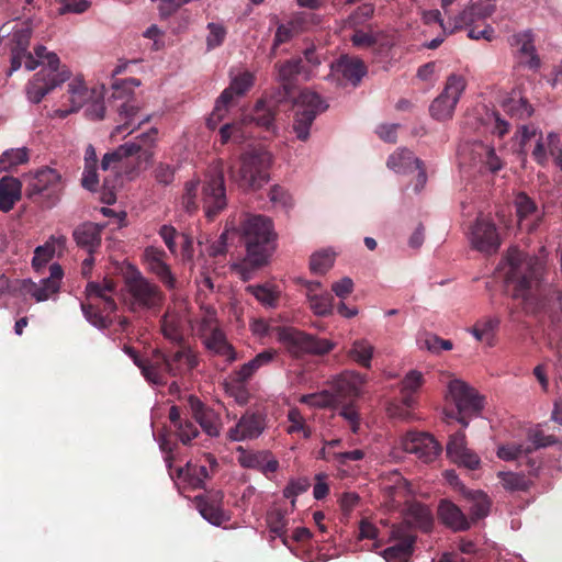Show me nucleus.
Instances as JSON below:
<instances>
[{
	"instance_id": "338daca9",
	"label": "nucleus",
	"mask_w": 562,
	"mask_h": 562,
	"mask_svg": "<svg viewBox=\"0 0 562 562\" xmlns=\"http://www.w3.org/2000/svg\"><path fill=\"white\" fill-rule=\"evenodd\" d=\"M177 436L183 445H189L192 439L198 437L199 429L194 422L186 418L176 429Z\"/></svg>"
},
{
	"instance_id": "7c9ffc66",
	"label": "nucleus",
	"mask_w": 562,
	"mask_h": 562,
	"mask_svg": "<svg viewBox=\"0 0 562 562\" xmlns=\"http://www.w3.org/2000/svg\"><path fill=\"white\" fill-rule=\"evenodd\" d=\"M438 515L441 521L454 531L470 528V521L462 510L450 501H441Z\"/></svg>"
},
{
	"instance_id": "cd10ccee",
	"label": "nucleus",
	"mask_w": 562,
	"mask_h": 562,
	"mask_svg": "<svg viewBox=\"0 0 562 562\" xmlns=\"http://www.w3.org/2000/svg\"><path fill=\"white\" fill-rule=\"evenodd\" d=\"M278 352L274 349H266L255 356L251 360L244 363L238 370L233 371L231 378L236 384L248 382L259 369L269 366L277 358Z\"/></svg>"
},
{
	"instance_id": "6ab92c4d",
	"label": "nucleus",
	"mask_w": 562,
	"mask_h": 562,
	"mask_svg": "<svg viewBox=\"0 0 562 562\" xmlns=\"http://www.w3.org/2000/svg\"><path fill=\"white\" fill-rule=\"evenodd\" d=\"M63 274L61 267L58 263H53L49 267V277L41 280L40 283H35L30 279L21 280L19 283L21 288L20 294H30L37 302L46 301L59 291Z\"/></svg>"
},
{
	"instance_id": "b1692460",
	"label": "nucleus",
	"mask_w": 562,
	"mask_h": 562,
	"mask_svg": "<svg viewBox=\"0 0 562 562\" xmlns=\"http://www.w3.org/2000/svg\"><path fill=\"white\" fill-rule=\"evenodd\" d=\"M188 405L190 414L195 423L205 431L210 437H217L220 435V417L214 409L206 406L195 395L188 397Z\"/></svg>"
},
{
	"instance_id": "603ef678",
	"label": "nucleus",
	"mask_w": 562,
	"mask_h": 562,
	"mask_svg": "<svg viewBox=\"0 0 562 562\" xmlns=\"http://www.w3.org/2000/svg\"><path fill=\"white\" fill-rule=\"evenodd\" d=\"M335 252L328 249L314 252L310 259V269L314 274H325L334 265Z\"/></svg>"
},
{
	"instance_id": "49530a36",
	"label": "nucleus",
	"mask_w": 562,
	"mask_h": 562,
	"mask_svg": "<svg viewBox=\"0 0 562 562\" xmlns=\"http://www.w3.org/2000/svg\"><path fill=\"white\" fill-rule=\"evenodd\" d=\"M499 324L496 317H486L477 321L469 331L479 341H486L488 346L493 344V334Z\"/></svg>"
},
{
	"instance_id": "e433bc0d",
	"label": "nucleus",
	"mask_w": 562,
	"mask_h": 562,
	"mask_svg": "<svg viewBox=\"0 0 562 562\" xmlns=\"http://www.w3.org/2000/svg\"><path fill=\"white\" fill-rule=\"evenodd\" d=\"M405 521L424 531L430 530L432 526V515L430 509L420 503H408L405 509Z\"/></svg>"
},
{
	"instance_id": "0e129e2a",
	"label": "nucleus",
	"mask_w": 562,
	"mask_h": 562,
	"mask_svg": "<svg viewBox=\"0 0 562 562\" xmlns=\"http://www.w3.org/2000/svg\"><path fill=\"white\" fill-rule=\"evenodd\" d=\"M243 139L244 133L238 123H226L220 128V140L222 145L227 144L229 140L241 143Z\"/></svg>"
},
{
	"instance_id": "69168bd1",
	"label": "nucleus",
	"mask_w": 562,
	"mask_h": 562,
	"mask_svg": "<svg viewBox=\"0 0 562 562\" xmlns=\"http://www.w3.org/2000/svg\"><path fill=\"white\" fill-rule=\"evenodd\" d=\"M303 63L305 79H310L311 77L317 75L316 68L322 64V57L316 52L315 47L305 49Z\"/></svg>"
},
{
	"instance_id": "ddd939ff",
	"label": "nucleus",
	"mask_w": 562,
	"mask_h": 562,
	"mask_svg": "<svg viewBox=\"0 0 562 562\" xmlns=\"http://www.w3.org/2000/svg\"><path fill=\"white\" fill-rule=\"evenodd\" d=\"M255 83V76L249 71H244L235 76L229 86L218 97L215 108L207 119V126L214 130L218 122H221L227 113L228 106L233 102L235 97H241Z\"/></svg>"
},
{
	"instance_id": "aec40b11",
	"label": "nucleus",
	"mask_w": 562,
	"mask_h": 562,
	"mask_svg": "<svg viewBox=\"0 0 562 562\" xmlns=\"http://www.w3.org/2000/svg\"><path fill=\"white\" fill-rule=\"evenodd\" d=\"M470 244L480 252H496L501 246V238L495 224L486 218H477L470 233Z\"/></svg>"
},
{
	"instance_id": "8fccbe9b",
	"label": "nucleus",
	"mask_w": 562,
	"mask_h": 562,
	"mask_svg": "<svg viewBox=\"0 0 562 562\" xmlns=\"http://www.w3.org/2000/svg\"><path fill=\"white\" fill-rule=\"evenodd\" d=\"M27 161L29 150L26 147L8 149L0 156V171H10Z\"/></svg>"
},
{
	"instance_id": "473e14b6",
	"label": "nucleus",
	"mask_w": 562,
	"mask_h": 562,
	"mask_svg": "<svg viewBox=\"0 0 562 562\" xmlns=\"http://www.w3.org/2000/svg\"><path fill=\"white\" fill-rule=\"evenodd\" d=\"M161 333L170 342L178 345L180 348H188L183 346V327L181 316L176 312H166L160 319ZM192 351V349L189 347Z\"/></svg>"
},
{
	"instance_id": "a211bd4d",
	"label": "nucleus",
	"mask_w": 562,
	"mask_h": 562,
	"mask_svg": "<svg viewBox=\"0 0 562 562\" xmlns=\"http://www.w3.org/2000/svg\"><path fill=\"white\" fill-rule=\"evenodd\" d=\"M391 546L383 550L386 562H409L416 536L406 527H393L390 536Z\"/></svg>"
},
{
	"instance_id": "6e6552de",
	"label": "nucleus",
	"mask_w": 562,
	"mask_h": 562,
	"mask_svg": "<svg viewBox=\"0 0 562 562\" xmlns=\"http://www.w3.org/2000/svg\"><path fill=\"white\" fill-rule=\"evenodd\" d=\"M59 64L56 54L47 55V66L36 72L26 86L31 102L40 103L48 92L70 78L71 72L66 67L60 69Z\"/></svg>"
},
{
	"instance_id": "c756f323",
	"label": "nucleus",
	"mask_w": 562,
	"mask_h": 562,
	"mask_svg": "<svg viewBox=\"0 0 562 562\" xmlns=\"http://www.w3.org/2000/svg\"><path fill=\"white\" fill-rule=\"evenodd\" d=\"M533 34L530 30L514 34L509 41L510 45L517 48L519 58H528L525 63L530 69L540 68V58L533 44Z\"/></svg>"
},
{
	"instance_id": "4c0bfd02",
	"label": "nucleus",
	"mask_w": 562,
	"mask_h": 562,
	"mask_svg": "<svg viewBox=\"0 0 562 562\" xmlns=\"http://www.w3.org/2000/svg\"><path fill=\"white\" fill-rule=\"evenodd\" d=\"M537 143L532 150V157L540 165H546L548 161V153H550V149L548 147V139L546 138V142L542 138V134L536 130V128H529L528 126H521L519 131V137H520V146L524 148L527 145V142L531 137H536Z\"/></svg>"
},
{
	"instance_id": "e2e57ef3",
	"label": "nucleus",
	"mask_w": 562,
	"mask_h": 562,
	"mask_svg": "<svg viewBox=\"0 0 562 562\" xmlns=\"http://www.w3.org/2000/svg\"><path fill=\"white\" fill-rule=\"evenodd\" d=\"M209 35L206 37L207 50H212L221 46L226 37V29L218 23L211 22L207 24Z\"/></svg>"
},
{
	"instance_id": "7ed1b4c3",
	"label": "nucleus",
	"mask_w": 562,
	"mask_h": 562,
	"mask_svg": "<svg viewBox=\"0 0 562 562\" xmlns=\"http://www.w3.org/2000/svg\"><path fill=\"white\" fill-rule=\"evenodd\" d=\"M157 140L158 128L150 127L147 132L137 135L134 140L126 142L106 153L101 160V170L105 173L103 187L112 191L117 186L119 177L133 178L138 167V162L132 159L133 156L139 154L145 160L153 159Z\"/></svg>"
},
{
	"instance_id": "f8f14e48",
	"label": "nucleus",
	"mask_w": 562,
	"mask_h": 562,
	"mask_svg": "<svg viewBox=\"0 0 562 562\" xmlns=\"http://www.w3.org/2000/svg\"><path fill=\"white\" fill-rule=\"evenodd\" d=\"M315 407L341 406V415L351 422V376L341 374L336 378L329 390L313 393Z\"/></svg>"
},
{
	"instance_id": "f704fd0d",
	"label": "nucleus",
	"mask_w": 562,
	"mask_h": 562,
	"mask_svg": "<svg viewBox=\"0 0 562 562\" xmlns=\"http://www.w3.org/2000/svg\"><path fill=\"white\" fill-rule=\"evenodd\" d=\"M74 239L79 247L88 250L89 254L100 247L101 244V231L98 225L93 223H83L74 231Z\"/></svg>"
},
{
	"instance_id": "f03ea898",
	"label": "nucleus",
	"mask_w": 562,
	"mask_h": 562,
	"mask_svg": "<svg viewBox=\"0 0 562 562\" xmlns=\"http://www.w3.org/2000/svg\"><path fill=\"white\" fill-rule=\"evenodd\" d=\"M123 350L140 369L146 381L155 385H166L169 378H182L199 364L196 355L189 348L169 352L155 349L146 358L131 346L125 345Z\"/></svg>"
},
{
	"instance_id": "1a4fd4ad",
	"label": "nucleus",
	"mask_w": 562,
	"mask_h": 562,
	"mask_svg": "<svg viewBox=\"0 0 562 562\" xmlns=\"http://www.w3.org/2000/svg\"><path fill=\"white\" fill-rule=\"evenodd\" d=\"M202 206L205 216L212 221L227 206L223 162L218 161L205 176L201 187Z\"/></svg>"
},
{
	"instance_id": "13d9d810",
	"label": "nucleus",
	"mask_w": 562,
	"mask_h": 562,
	"mask_svg": "<svg viewBox=\"0 0 562 562\" xmlns=\"http://www.w3.org/2000/svg\"><path fill=\"white\" fill-rule=\"evenodd\" d=\"M373 351L374 347L367 340L353 342V362L369 369L371 367Z\"/></svg>"
},
{
	"instance_id": "412c9836",
	"label": "nucleus",
	"mask_w": 562,
	"mask_h": 562,
	"mask_svg": "<svg viewBox=\"0 0 562 562\" xmlns=\"http://www.w3.org/2000/svg\"><path fill=\"white\" fill-rule=\"evenodd\" d=\"M196 508L204 519L215 526H221L229 520V515L224 510V493L221 490L207 491L196 495Z\"/></svg>"
},
{
	"instance_id": "4d7b16f0",
	"label": "nucleus",
	"mask_w": 562,
	"mask_h": 562,
	"mask_svg": "<svg viewBox=\"0 0 562 562\" xmlns=\"http://www.w3.org/2000/svg\"><path fill=\"white\" fill-rule=\"evenodd\" d=\"M266 520L270 532L276 536L281 537L286 532L288 519L283 510L279 508L269 510Z\"/></svg>"
},
{
	"instance_id": "a19ab883",
	"label": "nucleus",
	"mask_w": 562,
	"mask_h": 562,
	"mask_svg": "<svg viewBox=\"0 0 562 562\" xmlns=\"http://www.w3.org/2000/svg\"><path fill=\"white\" fill-rule=\"evenodd\" d=\"M202 183L200 180H190L184 183L183 193L181 196V207L190 215L198 212L202 205L201 192Z\"/></svg>"
},
{
	"instance_id": "4468645a",
	"label": "nucleus",
	"mask_w": 562,
	"mask_h": 562,
	"mask_svg": "<svg viewBox=\"0 0 562 562\" xmlns=\"http://www.w3.org/2000/svg\"><path fill=\"white\" fill-rule=\"evenodd\" d=\"M448 397L454 403L459 413L481 415L484 408V397L470 384L460 379L448 383Z\"/></svg>"
},
{
	"instance_id": "a878e982",
	"label": "nucleus",
	"mask_w": 562,
	"mask_h": 562,
	"mask_svg": "<svg viewBox=\"0 0 562 562\" xmlns=\"http://www.w3.org/2000/svg\"><path fill=\"white\" fill-rule=\"evenodd\" d=\"M305 288V295L310 308L318 316H326L333 311V296L318 281H308L300 279Z\"/></svg>"
},
{
	"instance_id": "864d4df0",
	"label": "nucleus",
	"mask_w": 562,
	"mask_h": 562,
	"mask_svg": "<svg viewBox=\"0 0 562 562\" xmlns=\"http://www.w3.org/2000/svg\"><path fill=\"white\" fill-rule=\"evenodd\" d=\"M503 108L507 114L518 120L527 119L533 112L531 105L524 98H510L504 102Z\"/></svg>"
},
{
	"instance_id": "c9c22d12",
	"label": "nucleus",
	"mask_w": 562,
	"mask_h": 562,
	"mask_svg": "<svg viewBox=\"0 0 562 562\" xmlns=\"http://www.w3.org/2000/svg\"><path fill=\"white\" fill-rule=\"evenodd\" d=\"M424 384V375L420 371H408L401 381L400 392L403 396V404L406 407L416 406L415 393H417Z\"/></svg>"
},
{
	"instance_id": "0eeeda50",
	"label": "nucleus",
	"mask_w": 562,
	"mask_h": 562,
	"mask_svg": "<svg viewBox=\"0 0 562 562\" xmlns=\"http://www.w3.org/2000/svg\"><path fill=\"white\" fill-rule=\"evenodd\" d=\"M276 338L293 358H302L306 355L324 356L334 349L330 340L318 338L294 327H277Z\"/></svg>"
},
{
	"instance_id": "9d476101",
	"label": "nucleus",
	"mask_w": 562,
	"mask_h": 562,
	"mask_svg": "<svg viewBox=\"0 0 562 562\" xmlns=\"http://www.w3.org/2000/svg\"><path fill=\"white\" fill-rule=\"evenodd\" d=\"M294 106L293 131L300 140L305 142L310 137L311 125L316 116L327 109V104L318 93L303 90L299 94Z\"/></svg>"
},
{
	"instance_id": "2f4dec72",
	"label": "nucleus",
	"mask_w": 562,
	"mask_h": 562,
	"mask_svg": "<svg viewBox=\"0 0 562 562\" xmlns=\"http://www.w3.org/2000/svg\"><path fill=\"white\" fill-rule=\"evenodd\" d=\"M115 282L111 279H104L102 283L89 282L86 286L88 299H101L103 301V312L112 313L116 310V303L111 296L115 292Z\"/></svg>"
},
{
	"instance_id": "393cba45",
	"label": "nucleus",
	"mask_w": 562,
	"mask_h": 562,
	"mask_svg": "<svg viewBox=\"0 0 562 562\" xmlns=\"http://www.w3.org/2000/svg\"><path fill=\"white\" fill-rule=\"evenodd\" d=\"M495 11V3L493 0H476L470 2L457 16L452 20V29L449 30L451 33L453 30L462 29L464 26H471L479 20H485Z\"/></svg>"
},
{
	"instance_id": "2eb2a0df",
	"label": "nucleus",
	"mask_w": 562,
	"mask_h": 562,
	"mask_svg": "<svg viewBox=\"0 0 562 562\" xmlns=\"http://www.w3.org/2000/svg\"><path fill=\"white\" fill-rule=\"evenodd\" d=\"M200 330L207 350L225 357L229 363L237 359L234 347L227 341L224 331L217 326L216 318L213 315L202 319Z\"/></svg>"
},
{
	"instance_id": "ea45409f",
	"label": "nucleus",
	"mask_w": 562,
	"mask_h": 562,
	"mask_svg": "<svg viewBox=\"0 0 562 562\" xmlns=\"http://www.w3.org/2000/svg\"><path fill=\"white\" fill-rule=\"evenodd\" d=\"M326 79L335 82L337 88L347 87L351 82V58L342 55L335 63H330V72Z\"/></svg>"
},
{
	"instance_id": "5701e85b",
	"label": "nucleus",
	"mask_w": 562,
	"mask_h": 562,
	"mask_svg": "<svg viewBox=\"0 0 562 562\" xmlns=\"http://www.w3.org/2000/svg\"><path fill=\"white\" fill-rule=\"evenodd\" d=\"M266 428V417L261 413H245L238 423L228 430L233 441H244L258 438Z\"/></svg>"
},
{
	"instance_id": "4be33fe9",
	"label": "nucleus",
	"mask_w": 562,
	"mask_h": 562,
	"mask_svg": "<svg viewBox=\"0 0 562 562\" xmlns=\"http://www.w3.org/2000/svg\"><path fill=\"white\" fill-rule=\"evenodd\" d=\"M446 451L451 462L459 467L469 470H477L481 467V458L468 447L463 431H458L450 436Z\"/></svg>"
},
{
	"instance_id": "bf43d9fd",
	"label": "nucleus",
	"mask_w": 562,
	"mask_h": 562,
	"mask_svg": "<svg viewBox=\"0 0 562 562\" xmlns=\"http://www.w3.org/2000/svg\"><path fill=\"white\" fill-rule=\"evenodd\" d=\"M247 292L252 294L260 303L266 306H274L278 301V293L267 285H248Z\"/></svg>"
},
{
	"instance_id": "f3484780",
	"label": "nucleus",
	"mask_w": 562,
	"mask_h": 562,
	"mask_svg": "<svg viewBox=\"0 0 562 562\" xmlns=\"http://www.w3.org/2000/svg\"><path fill=\"white\" fill-rule=\"evenodd\" d=\"M401 448L415 454L424 463L436 460L441 451L439 442L429 434L408 432L400 439Z\"/></svg>"
},
{
	"instance_id": "72a5a7b5",
	"label": "nucleus",
	"mask_w": 562,
	"mask_h": 562,
	"mask_svg": "<svg viewBox=\"0 0 562 562\" xmlns=\"http://www.w3.org/2000/svg\"><path fill=\"white\" fill-rule=\"evenodd\" d=\"M22 195V181L14 177L0 179V211L9 212Z\"/></svg>"
},
{
	"instance_id": "de8ad7c7",
	"label": "nucleus",
	"mask_w": 562,
	"mask_h": 562,
	"mask_svg": "<svg viewBox=\"0 0 562 562\" xmlns=\"http://www.w3.org/2000/svg\"><path fill=\"white\" fill-rule=\"evenodd\" d=\"M67 98L71 106L69 110L59 111L61 117H65L68 113L75 112L82 106L87 98V88L81 80H74L68 85Z\"/></svg>"
},
{
	"instance_id": "dca6fc26",
	"label": "nucleus",
	"mask_w": 562,
	"mask_h": 562,
	"mask_svg": "<svg viewBox=\"0 0 562 562\" xmlns=\"http://www.w3.org/2000/svg\"><path fill=\"white\" fill-rule=\"evenodd\" d=\"M133 305L143 310H153L162 303L164 294L157 284L149 282L139 273L126 280Z\"/></svg>"
},
{
	"instance_id": "f257e3e1",
	"label": "nucleus",
	"mask_w": 562,
	"mask_h": 562,
	"mask_svg": "<svg viewBox=\"0 0 562 562\" xmlns=\"http://www.w3.org/2000/svg\"><path fill=\"white\" fill-rule=\"evenodd\" d=\"M547 257L544 247L540 248L539 255L525 254L516 247L508 249L506 283L514 299L527 303L540 296Z\"/></svg>"
},
{
	"instance_id": "c03bdc74",
	"label": "nucleus",
	"mask_w": 562,
	"mask_h": 562,
	"mask_svg": "<svg viewBox=\"0 0 562 562\" xmlns=\"http://www.w3.org/2000/svg\"><path fill=\"white\" fill-rule=\"evenodd\" d=\"M497 477L499 479L503 488L510 493L526 492L532 484L525 474L517 472L499 471L497 473Z\"/></svg>"
},
{
	"instance_id": "052dcab7",
	"label": "nucleus",
	"mask_w": 562,
	"mask_h": 562,
	"mask_svg": "<svg viewBox=\"0 0 562 562\" xmlns=\"http://www.w3.org/2000/svg\"><path fill=\"white\" fill-rule=\"evenodd\" d=\"M379 531L376 527L371 524L368 519H361L359 522V536L358 540L363 541L368 540L369 547L368 549H376L380 547V541L378 540Z\"/></svg>"
},
{
	"instance_id": "6e6d98bb",
	"label": "nucleus",
	"mask_w": 562,
	"mask_h": 562,
	"mask_svg": "<svg viewBox=\"0 0 562 562\" xmlns=\"http://www.w3.org/2000/svg\"><path fill=\"white\" fill-rule=\"evenodd\" d=\"M137 112L138 108L136 105L131 102H124L119 109V117L122 123L115 127L112 136L128 131L133 125V121Z\"/></svg>"
},
{
	"instance_id": "bb28decb",
	"label": "nucleus",
	"mask_w": 562,
	"mask_h": 562,
	"mask_svg": "<svg viewBox=\"0 0 562 562\" xmlns=\"http://www.w3.org/2000/svg\"><path fill=\"white\" fill-rule=\"evenodd\" d=\"M145 257L149 271L154 273L167 289L173 290L177 280L170 267L165 262L166 252L161 249L149 247L145 250Z\"/></svg>"
},
{
	"instance_id": "9b49d317",
	"label": "nucleus",
	"mask_w": 562,
	"mask_h": 562,
	"mask_svg": "<svg viewBox=\"0 0 562 562\" xmlns=\"http://www.w3.org/2000/svg\"><path fill=\"white\" fill-rule=\"evenodd\" d=\"M465 89V78L459 74H450L447 77L442 91L429 105L430 116L440 122L451 120Z\"/></svg>"
},
{
	"instance_id": "37998d69",
	"label": "nucleus",
	"mask_w": 562,
	"mask_h": 562,
	"mask_svg": "<svg viewBox=\"0 0 562 562\" xmlns=\"http://www.w3.org/2000/svg\"><path fill=\"white\" fill-rule=\"evenodd\" d=\"M274 105L276 104L272 100H258L252 110L251 121H254L258 126L270 130L273 126L276 116Z\"/></svg>"
},
{
	"instance_id": "774afa93",
	"label": "nucleus",
	"mask_w": 562,
	"mask_h": 562,
	"mask_svg": "<svg viewBox=\"0 0 562 562\" xmlns=\"http://www.w3.org/2000/svg\"><path fill=\"white\" fill-rule=\"evenodd\" d=\"M54 254L55 247L48 243L36 247L32 259L33 268L38 270L41 267L45 266L53 258Z\"/></svg>"
},
{
	"instance_id": "79ce46f5",
	"label": "nucleus",
	"mask_w": 562,
	"mask_h": 562,
	"mask_svg": "<svg viewBox=\"0 0 562 562\" xmlns=\"http://www.w3.org/2000/svg\"><path fill=\"white\" fill-rule=\"evenodd\" d=\"M307 18H312V14L295 16L288 24H280L276 31L272 50H274L281 44L288 43L294 35L305 29Z\"/></svg>"
},
{
	"instance_id": "a18cd8bd",
	"label": "nucleus",
	"mask_w": 562,
	"mask_h": 562,
	"mask_svg": "<svg viewBox=\"0 0 562 562\" xmlns=\"http://www.w3.org/2000/svg\"><path fill=\"white\" fill-rule=\"evenodd\" d=\"M389 481L391 484L384 483L383 490L392 496L394 503L400 504L402 499H405L412 493L408 481L400 472L394 471L391 473Z\"/></svg>"
},
{
	"instance_id": "c85d7f7f",
	"label": "nucleus",
	"mask_w": 562,
	"mask_h": 562,
	"mask_svg": "<svg viewBox=\"0 0 562 562\" xmlns=\"http://www.w3.org/2000/svg\"><path fill=\"white\" fill-rule=\"evenodd\" d=\"M514 203L519 226L527 232L535 231L541 220L536 203L524 192L516 195Z\"/></svg>"
},
{
	"instance_id": "20e7f679",
	"label": "nucleus",
	"mask_w": 562,
	"mask_h": 562,
	"mask_svg": "<svg viewBox=\"0 0 562 562\" xmlns=\"http://www.w3.org/2000/svg\"><path fill=\"white\" fill-rule=\"evenodd\" d=\"M239 232L246 247L244 265L252 269L267 265L276 248V233L271 220L261 214H245Z\"/></svg>"
},
{
	"instance_id": "39448f33",
	"label": "nucleus",
	"mask_w": 562,
	"mask_h": 562,
	"mask_svg": "<svg viewBox=\"0 0 562 562\" xmlns=\"http://www.w3.org/2000/svg\"><path fill=\"white\" fill-rule=\"evenodd\" d=\"M271 161L268 150L252 148L241 155L238 170H232V179L244 190H258L269 181Z\"/></svg>"
},
{
	"instance_id": "5fc2aeb1",
	"label": "nucleus",
	"mask_w": 562,
	"mask_h": 562,
	"mask_svg": "<svg viewBox=\"0 0 562 562\" xmlns=\"http://www.w3.org/2000/svg\"><path fill=\"white\" fill-rule=\"evenodd\" d=\"M468 496L472 502L470 513L472 518L480 519L485 517L490 512V499L487 495L481 491L468 492Z\"/></svg>"
},
{
	"instance_id": "58836bf2",
	"label": "nucleus",
	"mask_w": 562,
	"mask_h": 562,
	"mask_svg": "<svg viewBox=\"0 0 562 562\" xmlns=\"http://www.w3.org/2000/svg\"><path fill=\"white\" fill-rule=\"evenodd\" d=\"M177 476L187 481L192 488H204L205 481L210 477L205 464L193 462H188L184 468H179Z\"/></svg>"
},
{
	"instance_id": "423d86ee",
	"label": "nucleus",
	"mask_w": 562,
	"mask_h": 562,
	"mask_svg": "<svg viewBox=\"0 0 562 562\" xmlns=\"http://www.w3.org/2000/svg\"><path fill=\"white\" fill-rule=\"evenodd\" d=\"M23 181L26 198L33 202L42 203L45 207L54 206L64 190L60 173L49 167L25 175Z\"/></svg>"
},
{
	"instance_id": "09e8293b",
	"label": "nucleus",
	"mask_w": 562,
	"mask_h": 562,
	"mask_svg": "<svg viewBox=\"0 0 562 562\" xmlns=\"http://www.w3.org/2000/svg\"><path fill=\"white\" fill-rule=\"evenodd\" d=\"M413 164H415L416 167H420L422 160L416 158L412 151L404 148L395 151L387 159L389 168L395 172H403Z\"/></svg>"
},
{
	"instance_id": "680f3d73",
	"label": "nucleus",
	"mask_w": 562,
	"mask_h": 562,
	"mask_svg": "<svg viewBox=\"0 0 562 562\" xmlns=\"http://www.w3.org/2000/svg\"><path fill=\"white\" fill-rule=\"evenodd\" d=\"M238 462L243 468L259 470L266 451L249 452L243 447H238Z\"/></svg>"
},
{
	"instance_id": "3c124183",
	"label": "nucleus",
	"mask_w": 562,
	"mask_h": 562,
	"mask_svg": "<svg viewBox=\"0 0 562 562\" xmlns=\"http://www.w3.org/2000/svg\"><path fill=\"white\" fill-rule=\"evenodd\" d=\"M278 69L279 79L284 89H288L295 76L304 74L303 59H290L280 64Z\"/></svg>"
}]
</instances>
